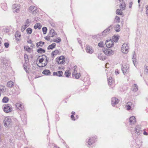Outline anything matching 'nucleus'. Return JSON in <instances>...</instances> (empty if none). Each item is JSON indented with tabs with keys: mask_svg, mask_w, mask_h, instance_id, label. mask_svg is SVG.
Segmentation results:
<instances>
[{
	"mask_svg": "<svg viewBox=\"0 0 148 148\" xmlns=\"http://www.w3.org/2000/svg\"><path fill=\"white\" fill-rule=\"evenodd\" d=\"M39 63L38 66L40 67H43L46 66L47 63V58L45 55L39 56L38 58Z\"/></svg>",
	"mask_w": 148,
	"mask_h": 148,
	"instance_id": "f257e3e1",
	"label": "nucleus"
},
{
	"mask_svg": "<svg viewBox=\"0 0 148 148\" xmlns=\"http://www.w3.org/2000/svg\"><path fill=\"white\" fill-rule=\"evenodd\" d=\"M129 47L128 46V43H125L122 45L121 51L123 53L126 54L129 51Z\"/></svg>",
	"mask_w": 148,
	"mask_h": 148,
	"instance_id": "f03ea898",
	"label": "nucleus"
},
{
	"mask_svg": "<svg viewBox=\"0 0 148 148\" xmlns=\"http://www.w3.org/2000/svg\"><path fill=\"white\" fill-rule=\"evenodd\" d=\"M4 125L5 127H9L11 125V119L9 117H5L3 121Z\"/></svg>",
	"mask_w": 148,
	"mask_h": 148,
	"instance_id": "7ed1b4c3",
	"label": "nucleus"
},
{
	"mask_svg": "<svg viewBox=\"0 0 148 148\" xmlns=\"http://www.w3.org/2000/svg\"><path fill=\"white\" fill-rule=\"evenodd\" d=\"M56 62L58 64H63L65 63V58L63 56H61L56 58Z\"/></svg>",
	"mask_w": 148,
	"mask_h": 148,
	"instance_id": "20e7f679",
	"label": "nucleus"
},
{
	"mask_svg": "<svg viewBox=\"0 0 148 148\" xmlns=\"http://www.w3.org/2000/svg\"><path fill=\"white\" fill-rule=\"evenodd\" d=\"M103 50L104 53L107 55H110L114 54V51L110 49L104 48Z\"/></svg>",
	"mask_w": 148,
	"mask_h": 148,
	"instance_id": "39448f33",
	"label": "nucleus"
},
{
	"mask_svg": "<svg viewBox=\"0 0 148 148\" xmlns=\"http://www.w3.org/2000/svg\"><path fill=\"white\" fill-rule=\"evenodd\" d=\"M106 46L108 48H110L114 45V42L111 39L107 40L106 42Z\"/></svg>",
	"mask_w": 148,
	"mask_h": 148,
	"instance_id": "423d86ee",
	"label": "nucleus"
},
{
	"mask_svg": "<svg viewBox=\"0 0 148 148\" xmlns=\"http://www.w3.org/2000/svg\"><path fill=\"white\" fill-rule=\"evenodd\" d=\"M12 8L14 12H18L19 11L20 6L17 4L13 5Z\"/></svg>",
	"mask_w": 148,
	"mask_h": 148,
	"instance_id": "0eeeda50",
	"label": "nucleus"
},
{
	"mask_svg": "<svg viewBox=\"0 0 148 148\" xmlns=\"http://www.w3.org/2000/svg\"><path fill=\"white\" fill-rule=\"evenodd\" d=\"M4 111L6 113H9L12 110V108L8 105H5L3 107Z\"/></svg>",
	"mask_w": 148,
	"mask_h": 148,
	"instance_id": "6e6552de",
	"label": "nucleus"
},
{
	"mask_svg": "<svg viewBox=\"0 0 148 148\" xmlns=\"http://www.w3.org/2000/svg\"><path fill=\"white\" fill-rule=\"evenodd\" d=\"M29 11L33 14H35L38 11L35 7L34 6H31L30 7Z\"/></svg>",
	"mask_w": 148,
	"mask_h": 148,
	"instance_id": "1a4fd4ad",
	"label": "nucleus"
},
{
	"mask_svg": "<svg viewBox=\"0 0 148 148\" xmlns=\"http://www.w3.org/2000/svg\"><path fill=\"white\" fill-rule=\"evenodd\" d=\"M129 66L128 65H124L123 66L122 68V71L123 73L125 74L127 72Z\"/></svg>",
	"mask_w": 148,
	"mask_h": 148,
	"instance_id": "9d476101",
	"label": "nucleus"
},
{
	"mask_svg": "<svg viewBox=\"0 0 148 148\" xmlns=\"http://www.w3.org/2000/svg\"><path fill=\"white\" fill-rule=\"evenodd\" d=\"M125 106L127 108V109L128 110H129L131 109H133L134 107L133 104L131 102H128L127 103Z\"/></svg>",
	"mask_w": 148,
	"mask_h": 148,
	"instance_id": "9b49d317",
	"label": "nucleus"
},
{
	"mask_svg": "<svg viewBox=\"0 0 148 148\" xmlns=\"http://www.w3.org/2000/svg\"><path fill=\"white\" fill-rule=\"evenodd\" d=\"M119 102L118 99L115 97H113L112 99L111 103L113 106L117 104Z\"/></svg>",
	"mask_w": 148,
	"mask_h": 148,
	"instance_id": "f8f14e48",
	"label": "nucleus"
},
{
	"mask_svg": "<svg viewBox=\"0 0 148 148\" xmlns=\"http://www.w3.org/2000/svg\"><path fill=\"white\" fill-rule=\"evenodd\" d=\"M15 36L17 41H19L21 39V35L20 33L18 31H17L15 34Z\"/></svg>",
	"mask_w": 148,
	"mask_h": 148,
	"instance_id": "ddd939ff",
	"label": "nucleus"
},
{
	"mask_svg": "<svg viewBox=\"0 0 148 148\" xmlns=\"http://www.w3.org/2000/svg\"><path fill=\"white\" fill-rule=\"evenodd\" d=\"M16 109L19 110H22L23 107L21 103H17L16 104Z\"/></svg>",
	"mask_w": 148,
	"mask_h": 148,
	"instance_id": "4468645a",
	"label": "nucleus"
},
{
	"mask_svg": "<svg viewBox=\"0 0 148 148\" xmlns=\"http://www.w3.org/2000/svg\"><path fill=\"white\" fill-rule=\"evenodd\" d=\"M130 123L131 124H134L136 122V120L134 116L131 117L129 119Z\"/></svg>",
	"mask_w": 148,
	"mask_h": 148,
	"instance_id": "2eb2a0df",
	"label": "nucleus"
},
{
	"mask_svg": "<svg viewBox=\"0 0 148 148\" xmlns=\"http://www.w3.org/2000/svg\"><path fill=\"white\" fill-rule=\"evenodd\" d=\"M73 75L75 76V77L76 79H78L81 76L80 73H77V71L75 69L74 70L73 72Z\"/></svg>",
	"mask_w": 148,
	"mask_h": 148,
	"instance_id": "dca6fc26",
	"label": "nucleus"
},
{
	"mask_svg": "<svg viewBox=\"0 0 148 148\" xmlns=\"http://www.w3.org/2000/svg\"><path fill=\"white\" fill-rule=\"evenodd\" d=\"M86 51L89 53H92L93 52V50L91 47L87 46L86 47Z\"/></svg>",
	"mask_w": 148,
	"mask_h": 148,
	"instance_id": "f3484780",
	"label": "nucleus"
},
{
	"mask_svg": "<svg viewBox=\"0 0 148 148\" xmlns=\"http://www.w3.org/2000/svg\"><path fill=\"white\" fill-rule=\"evenodd\" d=\"M110 27H110L108 28L107 29H106L104 30L102 32V35L104 36H106L107 34H108L109 33V31L110 30Z\"/></svg>",
	"mask_w": 148,
	"mask_h": 148,
	"instance_id": "a211bd4d",
	"label": "nucleus"
},
{
	"mask_svg": "<svg viewBox=\"0 0 148 148\" xmlns=\"http://www.w3.org/2000/svg\"><path fill=\"white\" fill-rule=\"evenodd\" d=\"M14 84L13 82L10 81L8 82L7 84V86L8 87H12L14 85Z\"/></svg>",
	"mask_w": 148,
	"mask_h": 148,
	"instance_id": "6ab92c4d",
	"label": "nucleus"
},
{
	"mask_svg": "<svg viewBox=\"0 0 148 148\" xmlns=\"http://www.w3.org/2000/svg\"><path fill=\"white\" fill-rule=\"evenodd\" d=\"M56 35L54 30L53 29H51L50 31L49 36L51 37H53Z\"/></svg>",
	"mask_w": 148,
	"mask_h": 148,
	"instance_id": "aec40b11",
	"label": "nucleus"
},
{
	"mask_svg": "<svg viewBox=\"0 0 148 148\" xmlns=\"http://www.w3.org/2000/svg\"><path fill=\"white\" fill-rule=\"evenodd\" d=\"M119 37V36H114L112 37V39L114 42H116L118 41Z\"/></svg>",
	"mask_w": 148,
	"mask_h": 148,
	"instance_id": "412c9836",
	"label": "nucleus"
},
{
	"mask_svg": "<svg viewBox=\"0 0 148 148\" xmlns=\"http://www.w3.org/2000/svg\"><path fill=\"white\" fill-rule=\"evenodd\" d=\"M140 128L139 126H137L135 128V133L138 134L140 132Z\"/></svg>",
	"mask_w": 148,
	"mask_h": 148,
	"instance_id": "4be33fe9",
	"label": "nucleus"
},
{
	"mask_svg": "<svg viewBox=\"0 0 148 148\" xmlns=\"http://www.w3.org/2000/svg\"><path fill=\"white\" fill-rule=\"evenodd\" d=\"M98 58L99 59L102 60H104L106 59L105 56L101 53L99 54V55Z\"/></svg>",
	"mask_w": 148,
	"mask_h": 148,
	"instance_id": "5701e85b",
	"label": "nucleus"
},
{
	"mask_svg": "<svg viewBox=\"0 0 148 148\" xmlns=\"http://www.w3.org/2000/svg\"><path fill=\"white\" fill-rule=\"evenodd\" d=\"M44 42H42L41 41L38 42L36 44V46L37 47H42L43 45L44 44Z\"/></svg>",
	"mask_w": 148,
	"mask_h": 148,
	"instance_id": "b1692460",
	"label": "nucleus"
},
{
	"mask_svg": "<svg viewBox=\"0 0 148 148\" xmlns=\"http://www.w3.org/2000/svg\"><path fill=\"white\" fill-rule=\"evenodd\" d=\"M138 86L136 84H134L133 86V91L134 92L137 91L138 90Z\"/></svg>",
	"mask_w": 148,
	"mask_h": 148,
	"instance_id": "393cba45",
	"label": "nucleus"
},
{
	"mask_svg": "<svg viewBox=\"0 0 148 148\" xmlns=\"http://www.w3.org/2000/svg\"><path fill=\"white\" fill-rule=\"evenodd\" d=\"M42 73L44 75H48L50 74V72L49 70H45L43 71Z\"/></svg>",
	"mask_w": 148,
	"mask_h": 148,
	"instance_id": "a878e982",
	"label": "nucleus"
},
{
	"mask_svg": "<svg viewBox=\"0 0 148 148\" xmlns=\"http://www.w3.org/2000/svg\"><path fill=\"white\" fill-rule=\"evenodd\" d=\"M120 6V8L121 9L123 10H124L125 7V3L123 1L122 3H121V5Z\"/></svg>",
	"mask_w": 148,
	"mask_h": 148,
	"instance_id": "bb28decb",
	"label": "nucleus"
},
{
	"mask_svg": "<svg viewBox=\"0 0 148 148\" xmlns=\"http://www.w3.org/2000/svg\"><path fill=\"white\" fill-rule=\"evenodd\" d=\"M114 29L116 32H119L121 30L120 26L119 25H116Z\"/></svg>",
	"mask_w": 148,
	"mask_h": 148,
	"instance_id": "cd10ccee",
	"label": "nucleus"
},
{
	"mask_svg": "<svg viewBox=\"0 0 148 148\" xmlns=\"http://www.w3.org/2000/svg\"><path fill=\"white\" fill-rule=\"evenodd\" d=\"M41 27V26L40 25V24L39 23H37L34 26V28L36 29L37 28H38L39 29H40Z\"/></svg>",
	"mask_w": 148,
	"mask_h": 148,
	"instance_id": "c85d7f7f",
	"label": "nucleus"
},
{
	"mask_svg": "<svg viewBox=\"0 0 148 148\" xmlns=\"http://www.w3.org/2000/svg\"><path fill=\"white\" fill-rule=\"evenodd\" d=\"M132 62H133V64L135 66L138 63V61L135 58H132Z\"/></svg>",
	"mask_w": 148,
	"mask_h": 148,
	"instance_id": "c756f323",
	"label": "nucleus"
},
{
	"mask_svg": "<svg viewBox=\"0 0 148 148\" xmlns=\"http://www.w3.org/2000/svg\"><path fill=\"white\" fill-rule=\"evenodd\" d=\"M56 46V44L55 43H53L51 45H49L48 47V49H52L54 48Z\"/></svg>",
	"mask_w": 148,
	"mask_h": 148,
	"instance_id": "7c9ffc66",
	"label": "nucleus"
},
{
	"mask_svg": "<svg viewBox=\"0 0 148 148\" xmlns=\"http://www.w3.org/2000/svg\"><path fill=\"white\" fill-rule=\"evenodd\" d=\"M71 74L69 70H66L65 73V75L67 77H69Z\"/></svg>",
	"mask_w": 148,
	"mask_h": 148,
	"instance_id": "2f4dec72",
	"label": "nucleus"
},
{
	"mask_svg": "<svg viewBox=\"0 0 148 148\" xmlns=\"http://www.w3.org/2000/svg\"><path fill=\"white\" fill-rule=\"evenodd\" d=\"M26 32L28 34H30L32 32V29L31 28H28L27 29Z\"/></svg>",
	"mask_w": 148,
	"mask_h": 148,
	"instance_id": "473e14b6",
	"label": "nucleus"
},
{
	"mask_svg": "<svg viewBox=\"0 0 148 148\" xmlns=\"http://www.w3.org/2000/svg\"><path fill=\"white\" fill-rule=\"evenodd\" d=\"M9 100L8 98L6 97H4L3 99L2 102L4 103H7Z\"/></svg>",
	"mask_w": 148,
	"mask_h": 148,
	"instance_id": "72a5a7b5",
	"label": "nucleus"
},
{
	"mask_svg": "<svg viewBox=\"0 0 148 148\" xmlns=\"http://www.w3.org/2000/svg\"><path fill=\"white\" fill-rule=\"evenodd\" d=\"M59 52V51L58 50H55L53 51L52 53V55L53 56L57 55Z\"/></svg>",
	"mask_w": 148,
	"mask_h": 148,
	"instance_id": "f704fd0d",
	"label": "nucleus"
},
{
	"mask_svg": "<svg viewBox=\"0 0 148 148\" xmlns=\"http://www.w3.org/2000/svg\"><path fill=\"white\" fill-rule=\"evenodd\" d=\"M37 51L39 53H43L45 52V50L41 48H40L38 49Z\"/></svg>",
	"mask_w": 148,
	"mask_h": 148,
	"instance_id": "c9c22d12",
	"label": "nucleus"
},
{
	"mask_svg": "<svg viewBox=\"0 0 148 148\" xmlns=\"http://www.w3.org/2000/svg\"><path fill=\"white\" fill-rule=\"evenodd\" d=\"M144 72L146 74L148 75V66H145Z\"/></svg>",
	"mask_w": 148,
	"mask_h": 148,
	"instance_id": "e433bc0d",
	"label": "nucleus"
},
{
	"mask_svg": "<svg viewBox=\"0 0 148 148\" xmlns=\"http://www.w3.org/2000/svg\"><path fill=\"white\" fill-rule=\"evenodd\" d=\"M42 30L43 34H45L46 33L47 31V28L46 27H43L42 28Z\"/></svg>",
	"mask_w": 148,
	"mask_h": 148,
	"instance_id": "4c0bfd02",
	"label": "nucleus"
},
{
	"mask_svg": "<svg viewBox=\"0 0 148 148\" xmlns=\"http://www.w3.org/2000/svg\"><path fill=\"white\" fill-rule=\"evenodd\" d=\"M112 77H110L108 79V83L109 85H111L112 83Z\"/></svg>",
	"mask_w": 148,
	"mask_h": 148,
	"instance_id": "58836bf2",
	"label": "nucleus"
},
{
	"mask_svg": "<svg viewBox=\"0 0 148 148\" xmlns=\"http://www.w3.org/2000/svg\"><path fill=\"white\" fill-rule=\"evenodd\" d=\"M57 76H61L63 74V72L62 71H59L57 72Z\"/></svg>",
	"mask_w": 148,
	"mask_h": 148,
	"instance_id": "ea45409f",
	"label": "nucleus"
},
{
	"mask_svg": "<svg viewBox=\"0 0 148 148\" xmlns=\"http://www.w3.org/2000/svg\"><path fill=\"white\" fill-rule=\"evenodd\" d=\"M53 41L56 42H59L61 41V40L59 38H58L56 39H54Z\"/></svg>",
	"mask_w": 148,
	"mask_h": 148,
	"instance_id": "a19ab883",
	"label": "nucleus"
},
{
	"mask_svg": "<svg viewBox=\"0 0 148 148\" xmlns=\"http://www.w3.org/2000/svg\"><path fill=\"white\" fill-rule=\"evenodd\" d=\"M0 90L2 92H4L6 90V88L4 87H1L0 88Z\"/></svg>",
	"mask_w": 148,
	"mask_h": 148,
	"instance_id": "79ce46f5",
	"label": "nucleus"
},
{
	"mask_svg": "<svg viewBox=\"0 0 148 148\" xmlns=\"http://www.w3.org/2000/svg\"><path fill=\"white\" fill-rule=\"evenodd\" d=\"M116 13L118 14L121 15L122 12L121 10H117L116 11Z\"/></svg>",
	"mask_w": 148,
	"mask_h": 148,
	"instance_id": "37998d69",
	"label": "nucleus"
},
{
	"mask_svg": "<svg viewBox=\"0 0 148 148\" xmlns=\"http://www.w3.org/2000/svg\"><path fill=\"white\" fill-rule=\"evenodd\" d=\"M98 45L99 47H102L103 46V42H100L98 43Z\"/></svg>",
	"mask_w": 148,
	"mask_h": 148,
	"instance_id": "c03bdc74",
	"label": "nucleus"
},
{
	"mask_svg": "<svg viewBox=\"0 0 148 148\" xmlns=\"http://www.w3.org/2000/svg\"><path fill=\"white\" fill-rule=\"evenodd\" d=\"M24 48L25 49H26V50H27V51H28V52L30 50V49H31L30 48H29V47H27V46H24Z\"/></svg>",
	"mask_w": 148,
	"mask_h": 148,
	"instance_id": "a18cd8bd",
	"label": "nucleus"
},
{
	"mask_svg": "<svg viewBox=\"0 0 148 148\" xmlns=\"http://www.w3.org/2000/svg\"><path fill=\"white\" fill-rule=\"evenodd\" d=\"M24 58L25 61H28V56L27 54H25L24 56Z\"/></svg>",
	"mask_w": 148,
	"mask_h": 148,
	"instance_id": "49530a36",
	"label": "nucleus"
},
{
	"mask_svg": "<svg viewBox=\"0 0 148 148\" xmlns=\"http://www.w3.org/2000/svg\"><path fill=\"white\" fill-rule=\"evenodd\" d=\"M26 28L27 27H26L25 26H24V25L22 27L21 29V32H23Z\"/></svg>",
	"mask_w": 148,
	"mask_h": 148,
	"instance_id": "de8ad7c7",
	"label": "nucleus"
},
{
	"mask_svg": "<svg viewBox=\"0 0 148 148\" xmlns=\"http://www.w3.org/2000/svg\"><path fill=\"white\" fill-rule=\"evenodd\" d=\"M115 19L116 21H118V22H120V19L119 17L116 16L115 17Z\"/></svg>",
	"mask_w": 148,
	"mask_h": 148,
	"instance_id": "09e8293b",
	"label": "nucleus"
},
{
	"mask_svg": "<svg viewBox=\"0 0 148 148\" xmlns=\"http://www.w3.org/2000/svg\"><path fill=\"white\" fill-rule=\"evenodd\" d=\"M50 36H47L45 37V39L47 40H50Z\"/></svg>",
	"mask_w": 148,
	"mask_h": 148,
	"instance_id": "8fccbe9b",
	"label": "nucleus"
},
{
	"mask_svg": "<svg viewBox=\"0 0 148 148\" xmlns=\"http://www.w3.org/2000/svg\"><path fill=\"white\" fill-rule=\"evenodd\" d=\"M4 45L5 47L8 48L9 46V44L8 43H4Z\"/></svg>",
	"mask_w": 148,
	"mask_h": 148,
	"instance_id": "3c124183",
	"label": "nucleus"
},
{
	"mask_svg": "<svg viewBox=\"0 0 148 148\" xmlns=\"http://www.w3.org/2000/svg\"><path fill=\"white\" fill-rule=\"evenodd\" d=\"M71 118L72 120H75V119L74 118V116L73 115H71Z\"/></svg>",
	"mask_w": 148,
	"mask_h": 148,
	"instance_id": "603ef678",
	"label": "nucleus"
},
{
	"mask_svg": "<svg viewBox=\"0 0 148 148\" xmlns=\"http://www.w3.org/2000/svg\"><path fill=\"white\" fill-rule=\"evenodd\" d=\"M29 25H28V24H27L26 23H25L24 25V26H25L26 27H27L29 26Z\"/></svg>",
	"mask_w": 148,
	"mask_h": 148,
	"instance_id": "864d4df0",
	"label": "nucleus"
},
{
	"mask_svg": "<svg viewBox=\"0 0 148 148\" xmlns=\"http://www.w3.org/2000/svg\"><path fill=\"white\" fill-rule=\"evenodd\" d=\"M115 73L116 74H119V72L118 70H116L115 71Z\"/></svg>",
	"mask_w": 148,
	"mask_h": 148,
	"instance_id": "5fc2aeb1",
	"label": "nucleus"
},
{
	"mask_svg": "<svg viewBox=\"0 0 148 148\" xmlns=\"http://www.w3.org/2000/svg\"><path fill=\"white\" fill-rule=\"evenodd\" d=\"M29 20H27L25 22V23H26L27 24H28V25H29Z\"/></svg>",
	"mask_w": 148,
	"mask_h": 148,
	"instance_id": "6e6d98bb",
	"label": "nucleus"
},
{
	"mask_svg": "<svg viewBox=\"0 0 148 148\" xmlns=\"http://www.w3.org/2000/svg\"><path fill=\"white\" fill-rule=\"evenodd\" d=\"M57 72H54L53 73V75H57Z\"/></svg>",
	"mask_w": 148,
	"mask_h": 148,
	"instance_id": "4d7b16f0",
	"label": "nucleus"
},
{
	"mask_svg": "<svg viewBox=\"0 0 148 148\" xmlns=\"http://www.w3.org/2000/svg\"><path fill=\"white\" fill-rule=\"evenodd\" d=\"M146 13L147 16H148V10H146Z\"/></svg>",
	"mask_w": 148,
	"mask_h": 148,
	"instance_id": "13d9d810",
	"label": "nucleus"
},
{
	"mask_svg": "<svg viewBox=\"0 0 148 148\" xmlns=\"http://www.w3.org/2000/svg\"><path fill=\"white\" fill-rule=\"evenodd\" d=\"M145 8H146V10H148V5H146L145 6Z\"/></svg>",
	"mask_w": 148,
	"mask_h": 148,
	"instance_id": "bf43d9fd",
	"label": "nucleus"
},
{
	"mask_svg": "<svg viewBox=\"0 0 148 148\" xmlns=\"http://www.w3.org/2000/svg\"><path fill=\"white\" fill-rule=\"evenodd\" d=\"M143 134L145 135H147V133L146 132H144Z\"/></svg>",
	"mask_w": 148,
	"mask_h": 148,
	"instance_id": "052dcab7",
	"label": "nucleus"
},
{
	"mask_svg": "<svg viewBox=\"0 0 148 148\" xmlns=\"http://www.w3.org/2000/svg\"><path fill=\"white\" fill-rule=\"evenodd\" d=\"M135 52H134L133 54V58H135Z\"/></svg>",
	"mask_w": 148,
	"mask_h": 148,
	"instance_id": "680f3d73",
	"label": "nucleus"
},
{
	"mask_svg": "<svg viewBox=\"0 0 148 148\" xmlns=\"http://www.w3.org/2000/svg\"><path fill=\"white\" fill-rule=\"evenodd\" d=\"M108 63H107L106 64V67L107 68H108Z\"/></svg>",
	"mask_w": 148,
	"mask_h": 148,
	"instance_id": "e2e57ef3",
	"label": "nucleus"
},
{
	"mask_svg": "<svg viewBox=\"0 0 148 148\" xmlns=\"http://www.w3.org/2000/svg\"><path fill=\"white\" fill-rule=\"evenodd\" d=\"M140 1V0H138V3H139Z\"/></svg>",
	"mask_w": 148,
	"mask_h": 148,
	"instance_id": "0e129e2a",
	"label": "nucleus"
},
{
	"mask_svg": "<svg viewBox=\"0 0 148 148\" xmlns=\"http://www.w3.org/2000/svg\"><path fill=\"white\" fill-rule=\"evenodd\" d=\"M72 114H75V112H72Z\"/></svg>",
	"mask_w": 148,
	"mask_h": 148,
	"instance_id": "69168bd1",
	"label": "nucleus"
},
{
	"mask_svg": "<svg viewBox=\"0 0 148 148\" xmlns=\"http://www.w3.org/2000/svg\"><path fill=\"white\" fill-rule=\"evenodd\" d=\"M29 43H31L32 42V41L30 40L29 41Z\"/></svg>",
	"mask_w": 148,
	"mask_h": 148,
	"instance_id": "338daca9",
	"label": "nucleus"
},
{
	"mask_svg": "<svg viewBox=\"0 0 148 148\" xmlns=\"http://www.w3.org/2000/svg\"><path fill=\"white\" fill-rule=\"evenodd\" d=\"M88 144L89 145H91V144L90 143V142H89V141H88Z\"/></svg>",
	"mask_w": 148,
	"mask_h": 148,
	"instance_id": "774afa93",
	"label": "nucleus"
}]
</instances>
